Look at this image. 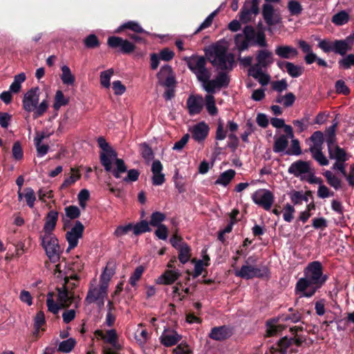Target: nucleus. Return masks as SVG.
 <instances>
[{
	"instance_id": "49530a36",
	"label": "nucleus",
	"mask_w": 354,
	"mask_h": 354,
	"mask_svg": "<svg viewBox=\"0 0 354 354\" xmlns=\"http://www.w3.org/2000/svg\"><path fill=\"white\" fill-rule=\"evenodd\" d=\"M124 28H129L136 32H145V30L142 29V28L140 26V25L138 22L133 21H130L123 24L116 30L115 32H120Z\"/></svg>"
},
{
	"instance_id": "2eb2a0df",
	"label": "nucleus",
	"mask_w": 354,
	"mask_h": 354,
	"mask_svg": "<svg viewBox=\"0 0 354 354\" xmlns=\"http://www.w3.org/2000/svg\"><path fill=\"white\" fill-rule=\"evenodd\" d=\"M250 45H255L260 47H266L267 42L266 35L263 31H256L251 26H246L243 28Z\"/></svg>"
},
{
	"instance_id": "1a4fd4ad",
	"label": "nucleus",
	"mask_w": 354,
	"mask_h": 354,
	"mask_svg": "<svg viewBox=\"0 0 354 354\" xmlns=\"http://www.w3.org/2000/svg\"><path fill=\"white\" fill-rule=\"evenodd\" d=\"M108 288L100 283L97 287L91 286L85 298V303L87 305L95 303L100 308H102L107 297Z\"/></svg>"
},
{
	"instance_id": "aec40b11",
	"label": "nucleus",
	"mask_w": 354,
	"mask_h": 354,
	"mask_svg": "<svg viewBox=\"0 0 354 354\" xmlns=\"http://www.w3.org/2000/svg\"><path fill=\"white\" fill-rule=\"evenodd\" d=\"M259 13L258 0H251L245 3L241 11L240 18L243 23L250 21L252 16H256Z\"/></svg>"
},
{
	"instance_id": "0eeeda50",
	"label": "nucleus",
	"mask_w": 354,
	"mask_h": 354,
	"mask_svg": "<svg viewBox=\"0 0 354 354\" xmlns=\"http://www.w3.org/2000/svg\"><path fill=\"white\" fill-rule=\"evenodd\" d=\"M41 245L50 261L55 263L59 259L61 253L58 240L54 234H41Z\"/></svg>"
},
{
	"instance_id": "4d7b16f0",
	"label": "nucleus",
	"mask_w": 354,
	"mask_h": 354,
	"mask_svg": "<svg viewBox=\"0 0 354 354\" xmlns=\"http://www.w3.org/2000/svg\"><path fill=\"white\" fill-rule=\"evenodd\" d=\"M291 201L297 205L301 203L303 201H308V198L302 192L292 191L288 194Z\"/></svg>"
},
{
	"instance_id": "c03bdc74",
	"label": "nucleus",
	"mask_w": 354,
	"mask_h": 354,
	"mask_svg": "<svg viewBox=\"0 0 354 354\" xmlns=\"http://www.w3.org/2000/svg\"><path fill=\"white\" fill-rule=\"evenodd\" d=\"M142 326L141 324L138 326V328L135 332V339L140 345L143 346L149 338V333Z\"/></svg>"
},
{
	"instance_id": "0e129e2a",
	"label": "nucleus",
	"mask_w": 354,
	"mask_h": 354,
	"mask_svg": "<svg viewBox=\"0 0 354 354\" xmlns=\"http://www.w3.org/2000/svg\"><path fill=\"white\" fill-rule=\"evenodd\" d=\"M295 210L293 206L286 204L283 210V218L286 222H291L293 219V214Z\"/></svg>"
},
{
	"instance_id": "412c9836",
	"label": "nucleus",
	"mask_w": 354,
	"mask_h": 354,
	"mask_svg": "<svg viewBox=\"0 0 354 354\" xmlns=\"http://www.w3.org/2000/svg\"><path fill=\"white\" fill-rule=\"evenodd\" d=\"M108 44L111 48H120L124 53H130L135 49V46L127 39L118 37H110Z\"/></svg>"
},
{
	"instance_id": "a19ab883",
	"label": "nucleus",
	"mask_w": 354,
	"mask_h": 354,
	"mask_svg": "<svg viewBox=\"0 0 354 354\" xmlns=\"http://www.w3.org/2000/svg\"><path fill=\"white\" fill-rule=\"evenodd\" d=\"M288 145V138L282 135L275 139L273 146V151L276 153L283 152L287 148Z\"/></svg>"
},
{
	"instance_id": "5701e85b",
	"label": "nucleus",
	"mask_w": 354,
	"mask_h": 354,
	"mask_svg": "<svg viewBox=\"0 0 354 354\" xmlns=\"http://www.w3.org/2000/svg\"><path fill=\"white\" fill-rule=\"evenodd\" d=\"M181 339V336L175 330L165 329L160 337V342L165 346H171L177 344Z\"/></svg>"
},
{
	"instance_id": "680f3d73",
	"label": "nucleus",
	"mask_w": 354,
	"mask_h": 354,
	"mask_svg": "<svg viewBox=\"0 0 354 354\" xmlns=\"http://www.w3.org/2000/svg\"><path fill=\"white\" fill-rule=\"evenodd\" d=\"M282 324L272 321L268 324L267 332L269 335H274L283 330Z\"/></svg>"
},
{
	"instance_id": "4be33fe9",
	"label": "nucleus",
	"mask_w": 354,
	"mask_h": 354,
	"mask_svg": "<svg viewBox=\"0 0 354 354\" xmlns=\"http://www.w3.org/2000/svg\"><path fill=\"white\" fill-rule=\"evenodd\" d=\"M204 105V100L201 95H191L187 100V106L190 115L198 114Z\"/></svg>"
},
{
	"instance_id": "72a5a7b5",
	"label": "nucleus",
	"mask_w": 354,
	"mask_h": 354,
	"mask_svg": "<svg viewBox=\"0 0 354 354\" xmlns=\"http://www.w3.org/2000/svg\"><path fill=\"white\" fill-rule=\"evenodd\" d=\"M295 101V95L292 93H288L286 95L278 94L276 96L275 102L281 104L285 107L291 106Z\"/></svg>"
},
{
	"instance_id": "13d9d810",
	"label": "nucleus",
	"mask_w": 354,
	"mask_h": 354,
	"mask_svg": "<svg viewBox=\"0 0 354 354\" xmlns=\"http://www.w3.org/2000/svg\"><path fill=\"white\" fill-rule=\"evenodd\" d=\"M334 192L330 189L323 184V183L318 186L317 195L320 198H326L329 197H333L334 196Z\"/></svg>"
},
{
	"instance_id": "6e6d98bb",
	"label": "nucleus",
	"mask_w": 354,
	"mask_h": 354,
	"mask_svg": "<svg viewBox=\"0 0 354 354\" xmlns=\"http://www.w3.org/2000/svg\"><path fill=\"white\" fill-rule=\"evenodd\" d=\"M310 118L309 116H304L301 120H293L292 124L297 129L299 132H302L307 129L310 124Z\"/></svg>"
},
{
	"instance_id": "20e7f679",
	"label": "nucleus",
	"mask_w": 354,
	"mask_h": 354,
	"mask_svg": "<svg viewBox=\"0 0 354 354\" xmlns=\"http://www.w3.org/2000/svg\"><path fill=\"white\" fill-rule=\"evenodd\" d=\"M100 160L106 171H112L116 178L127 171V167L122 159L117 158V153L111 149L100 153Z\"/></svg>"
},
{
	"instance_id": "f704fd0d",
	"label": "nucleus",
	"mask_w": 354,
	"mask_h": 354,
	"mask_svg": "<svg viewBox=\"0 0 354 354\" xmlns=\"http://www.w3.org/2000/svg\"><path fill=\"white\" fill-rule=\"evenodd\" d=\"M235 174V171L233 169H228L223 172L215 181V184L223 186L227 185L234 177Z\"/></svg>"
},
{
	"instance_id": "c756f323",
	"label": "nucleus",
	"mask_w": 354,
	"mask_h": 354,
	"mask_svg": "<svg viewBox=\"0 0 354 354\" xmlns=\"http://www.w3.org/2000/svg\"><path fill=\"white\" fill-rule=\"evenodd\" d=\"M249 74L257 80L262 86H266L270 80L269 75L263 73L257 66H252L249 69Z\"/></svg>"
},
{
	"instance_id": "a18cd8bd",
	"label": "nucleus",
	"mask_w": 354,
	"mask_h": 354,
	"mask_svg": "<svg viewBox=\"0 0 354 354\" xmlns=\"http://www.w3.org/2000/svg\"><path fill=\"white\" fill-rule=\"evenodd\" d=\"M178 250H179V261L183 264L187 263L190 259L189 247L186 243H182V245H179Z\"/></svg>"
},
{
	"instance_id": "bb28decb",
	"label": "nucleus",
	"mask_w": 354,
	"mask_h": 354,
	"mask_svg": "<svg viewBox=\"0 0 354 354\" xmlns=\"http://www.w3.org/2000/svg\"><path fill=\"white\" fill-rule=\"evenodd\" d=\"M116 270V263L114 261H109L102 274L100 275V283L109 287V281L112 277L115 274Z\"/></svg>"
},
{
	"instance_id": "e433bc0d",
	"label": "nucleus",
	"mask_w": 354,
	"mask_h": 354,
	"mask_svg": "<svg viewBox=\"0 0 354 354\" xmlns=\"http://www.w3.org/2000/svg\"><path fill=\"white\" fill-rule=\"evenodd\" d=\"M313 158L322 166H326L329 161L322 152V148L310 149Z\"/></svg>"
},
{
	"instance_id": "864d4df0",
	"label": "nucleus",
	"mask_w": 354,
	"mask_h": 354,
	"mask_svg": "<svg viewBox=\"0 0 354 354\" xmlns=\"http://www.w3.org/2000/svg\"><path fill=\"white\" fill-rule=\"evenodd\" d=\"M290 340L286 337L283 338L277 345L274 348V354H288V348L289 346Z\"/></svg>"
},
{
	"instance_id": "338daca9",
	"label": "nucleus",
	"mask_w": 354,
	"mask_h": 354,
	"mask_svg": "<svg viewBox=\"0 0 354 354\" xmlns=\"http://www.w3.org/2000/svg\"><path fill=\"white\" fill-rule=\"evenodd\" d=\"M172 74V69L170 66L165 65L161 67L159 73L157 75L159 83L165 81V79Z\"/></svg>"
},
{
	"instance_id": "7ed1b4c3",
	"label": "nucleus",
	"mask_w": 354,
	"mask_h": 354,
	"mask_svg": "<svg viewBox=\"0 0 354 354\" xmlns=\"http://www.w3.org/2000/svg\"><path fill=\"white\" fill-rule=\"evenodd\" d=\"M40 93L39 87L31 88L24 94L22 100L24 109L27 112H33L34 118L43 115L49 106L47 100H43L39 104Z\"/></svg>"
},
{
	"instance_id": "9d476101",
	"label": "nucleus",
	"mask_w": 354,
	"mask_h": 354,
	"mask_svg": "<svg viewBox=\"0 0 354 354\" xmlns=\"http://www.w3.org/2000/svg\"><path fill=\"white\" fill-rule=\"evenodd\" d=\"M253 202L266 210L270 209L274 203V195L268 189H259L252 195Z\"/></svg>"
},
{
	"instance_id": "c9c22d12",
	"label": "nucleus",
	"mask_w": 354,
	"mask_h": 354,
	"mask_svg": "<svg viewBox=\"0 0 354 354\" xmlns=\"http://www.w3.org/2000/svg\"><path fill=\"white\" fill-rule=\"evenodd\" d=\"M81 177V174L78 169L75 168L71 169V175L66 178L62 185H61L62 189H65L77 182Z\"/></svg>"
},
{
	"instance_id": "b1692460",
	"label": "nucleus",
	"mask_w": 354,
	"mask_h": 354,
	"mask_svg": "<svg viewBox=\"0 0 354 354\" xmlns=\"http://www.w3.org/2000/svg\"><path fill=\"white\" fill-rule=\"evenodd\" d=\"M162 165L160 160H154L151 165V171L153 173L152 183L153 185L158 186L164 183L165 180V174L162 173Z\"/></svg>"
},
{
	"instance_id": "052dcab7",
	"label": "nucleus",
	"mask_w": 354,
	"mask_h": 354,
	"mask_svg": "<svg viewBox=\"0 0 354 354\" xmlns=\"http://www.w3.org/2000/svg\"><path fill=\"white\" fill-rule=\"evenodd\" d=\"M165 215L160 212H155L151 216L150 225L158 227L165 219Z\"/></svg>"
},
{
	"instance_id": "c85d7f7f",
	"label": "nucleus",
	"mask_w": 354,
	"mask_h": 354,
	"mask_svg": "<svg viewBox=\"0 0 354 354\" xmlns=\"http://www.w3.org/2000/svg\"><path fill=\"white\" fill-rule=\"evenodd\" d=\"M257 66L260 68H266L273 62L272 54L268 50H261L257 55Z\"/></svg>"
},
{
	"instance_id": "4468645a",
	"label": "nucleus",
	"mask_w": 354,
	"mask_h": 354,
	"mask_svg": "<svg viewBox=\"0 0 354 354\" xmlns=\"http://www.w3.org/2000/svg\"><path fill=\"white\" fill-rule=\"evenodd\" d=\"M95 335L97 338L102 339L104 342L111 344L115 350L111 348H105L104 354H118L115 350L119 349V345L117 343V334L114 329H111L104 333L102 330H96Z\"/></svg>"
},
{
	"instance_id": "cd10ccee",
	"label": "nucleus",
	"mask_w": 354,
	"mask_h": 354,
	"mask_svg": "<svg viewBox=\"0 0 354 354\" xmlns=\"http://www.w3.org/2000/svg\"><path fill=\"white\" fill-rule=\"evenodd\" d=\"M180 275V273L178 270H166L156 279V283L163 285L172 284L179 278Z\"/></svg>"
},
{
	"instance_id": "f03ea898",
	"label": "nucleus",
	"mask_w": 354,
	"mask_h": 354,
	"mask_svg": "<svg viewBox=\"0 0 354 354\" xmlns=\"http://www.w3.org/2000/svg\"><path fill=\"white\" fill-rule=\"evenodd\" d=\"M227 46L225 41H218L205 49V55L209 62L221 70H231L234 64V57L227 53Z\"/></svg>"
},
{
	"instance_id": "dca6fc26",
	"label": "nucleus",
	"mask_w": 354,
	"mask_h": 354,
	"mask_svg": "<svg viewBox=\"0 0 354 354\" xmlns=\"http://www.w3.org/2000/svg\"><path fill=\"white\" fill-rule=\"evenodd\" d=\"M66 283V281H65ZM57 301L59 305L66 308L69 307L73 302L75 304V307L78 308L79 301H76L73 292L68 291L66 286V283L61 288H57Z\"/></svg>"
},
{
	"instance_id": "2f4dec72",
	"label": "nucleus",
	"mask_w": 354,
	"mask_h": 354,
	"mask_svg": "<svg viewBox=\"0 0 354 354\" xmlns=\"http://www.w3.org/2000/svg\"><path fill=\"white\" fill-rule=\"evenodd\" d=\"M61 71L62 74L60 75V78L62 83L64 85L73 86L75 83V77L72 73L70 68L66 65H64L61 67Z\"/></svg>"
},
{
	"instance_id": "39448f33",
	"label": "nucleus",
	"mask_w": 354,
	"mask_h": 354,
	"mask_svg": "<svg viewBox=\"0 0 354 354\" xmlns=\"http://www.w3.org/2000/svg\"><path fill=\"white\" fill-rule=\"evenodd\" d=\"M183 59L199 82L206 81L211 77V72L206 67L207 60L204 57L192 55L185 57Z\"/></svg>"
},
{
	"instance_id": "58836bf2",
	"label": "nucleus",
	"mask_w": 354,
	"mask_h": 354,
	"mask_svg": "<svg viewBox=\"0 0 354 354\" xmlns=\"http://www.w3.org/2000/svg\"><path fill=\"white\" fill-rule=\"evenodd\" d=\"M68 98L64 96L63 92L60 90H57L55 95L53 109L57 111L62 106H66L68 103Z\"/></svg>"
},
{
	"instance_id": "423d86ee",
	"label": "nucleus",
	"mask_w": 354,
	"mask_h": 354,
	"mask_svg": "<svg viewBox=\"0 0 354 354\" xmlns=\"http://www.w3.org/2000/svg\"><path fill=\"white\" fill-rule=\"evenodd\" d=\"M254 262L253 257H248L240 270H235V275L245 279L267 276L268 269L266 267L259 268L254 266Z\"/></svg>"
},
{
	"instance_id": "f3484780",
	"label": "nucleus",
	"mask_w": 354,
	"mask_h": 354,
	"mask_svg": "<svg viewBox=\"0 0 354 354\" xmlns=\"http://www.w3.org/2000/svg\"><path fill=\"white\" fill-rule=\"evenodd\" d=\"M192 138L198 143H203L207 137L209 127L205 122H200L189 129Z\"/></svg>"
},
{
	"instance_id": "f257e3e1",
	"label": "nucleus",
	"mask_w": 354,
	"mask_h": 354,
	"mask_svg": "<svg viewBox=\"0 0 354 354\" xmlns=\"http://www.w3.org/2000/svg\"><path fill=\"white\" fill-rule=\"evenodd\" d=\"M327 277L323 274L322 266L319 261L308 264L304 270V277L298 280L295 292L300 297H310L326 282Z\"/></svg>"
},
{
	"instance_id": "37998d69",
	"label": "nucleus",
	"mask_w": 354,
	"mask_h": 354,
	"mask_svg": "<svg viewBox=\"0 0 354 354\" xmlns=\"http://www.w3.org/2000/svg\"><path fill=\"white\" fill-rule=\"evenodd\" d=\"M286 69L287 73L292 77H299L304 72V68L302 66L296 65L292 62H286Z\"/></svg>"
},
{
	"instance_id": "9b49d317",
	"label": "nucleus",
	"mask_w": 354,
	"mask_h": 354,
	"mask_svg": "<svg viewBox=\"0 0 354 354\" xmlns=\"http://www.w3.org/2000/svg\"><path fill=\"white\" fill-rule=\"evenodd\" d=\"M262 15L268 26V31L272 32V26L281 23V14L270 3H265L262 8Z\"/></svg>"
},
{
	"instance_id": "ddd939ff",
	"label": "nucleus",
	"mask_w": 354,
	"mask_h": 354,
	"mask_svg": "<svg viewBox=\"0 0 354 354\" xmlns=\"http://www.w3.org/2000/svg\"><path fill=\"white\" fill-rule=\"evenodd\" d=\"M84 230V225L79 221H77L74 225L66 233V239L68 243V250L75 248L82 237Z\"/></svg>"
},
{
	"instance_id": "4c0bfd02",
	"label": "nucleus",
	"mask_w": 354,
	"mask_h": 354,
	"mask_svg": "<svg viewBox=\"0 0 354 354\" xmlns=\"http://www.w3.org/2000/svg\"><path fill=\"white\" fill-rule=\"evenodd\" d=\"M235 46L239 51H243L248 48V43L246 35L243 31L241 34H237L234 38Z\"/></svg>"
},
{
	"instance_id": "393cba45",
	"label": "nucleus",
	"mask_w": 354,
	"mask_h": 354,
	"mask_svg": "<svg viewBox=\"0 0 354 354\" xmlns=\"http://www.w3.org/2000/svg\"><path fill=\"white\" fill-rule=\"evenodd\" d=\"M274 53L279 57L285 59H291L298 55L297 50L295 48L288 45L277 46L274 49Z\"/></svg>"
},
{
	"instance_id": "473e14b6",
	"label": "nucleus",
	"mask_w": 354,
	"mask_h": 354,
	"mask_svg": "<svg viewBox=\"0 0 354 354\" xmlns=\"http://www.w3.org/2000/svg\"><path fill=\"white\" fill-rule=\"evenodd\" d=\"M324 176L326 179L327 183L335 190H338L342 187L341 179L331 171L326 170L324 171Z\"/></svg>"
},
{
	"instance_id": "bf43d9fd",
	"label": "nucleus",
	"mask_w": 354,
	"mask_h": 354,
	"mask_svg": "<svg viewBox=\"0 0 354 354\" xmlns=\"http://www.w3.org/2000/svg\"><path fill=\"white\" fill-rule=\"evenodd\" d=\"M24 198L26 201L27 205L32 208L34 207L35 202L36 201V196L34 190L30 188H26L24 190Z\"/></svg>"
},
{
	"instance_id": "774afa93",
	"label": "nucleus",
	"mask_w": 354,
	"mask_h": 354,
	"mask_svg": "<svg viewBox=\"0 0 354 354\" xmlns=\"http://www.w3.org/2000/svg\"><path fill=\"white\" fill-rule=\"evenodd\" d=\"M66 216L71 219H75L80 216V211L77 206L71 205L65 207Z\"/></svg>"
},
{
	"instance_id": "69168bd1",
	"label": "nucleus",
	"mask_w": 354,
	"mask_h": 354,
	"mask_svg": "<svg viewBox=\"0 0 354 354\" xmlns=\"http://www.w3.org/2000/svg\"><path fill=\"white\" fill-rule=\"evenodd\" d=\"M288 8L292 15H298L302 10L301 4L294 0H291L288 2Z\"/></svg>"
},
{
	"instance_id": "8fccbe9b",
	"label": "nucleus",
	"mask_w": 354,
	"mask_h": 354,
	"mask_svg": "<svg viewBox=\"0 0 354 354\" xmlns=\"http://www.w3.org/2000/svg\"><path fill=\"white\" fill-rule=\"evenodd\" d=\"M113 70L112 68L104 71L100 73V84L101 85L106 88H109L111 86V78L113 75Z\"/></svg>"
},
{
	"instance_id": "09e8293b",
	"label": "nucleus",
	"mask_w": 354,
	"mask_h": 354,
	"mask_svg": "<svg viewBox=\"0 0 354 354\" xmlns=\"http://www.w3.org/2000/svg\"><path fill=\"white\" fill-rule=\"evenodd\" d=\"M310 140L313 142L310 149H319L322 148L324 143V134L322 132L317 131L313 133L310 136Z\"/></svg>"
},
{
	"instance_id": "5fc2aeb1",
	"label": "nucleus",
	"mask_w": 354,
	"mask_h": 354,
	"mask_svg": "<svg viewBox=\"0 0 354 354\" xmlns=\"http://www.w3.org/2000/svg\"><path fill=\"white\" fill-rule=\"evenodd\" d=\"M150 231L151 228L149 226V223L146 221H142L133 225V232L135 235H138Z\"/></svg>"
},
{
	"instance_id": "7c9ffc66",
	"label": "nucleus",
	"mask_w": 354,
	"mask_h": 354,
	"mask_svg": "<svg viewBox=\"0 0 354 354\" xmlns=\"http://www.w3.org/2000/svg\"><path fill=\"white\" fill-rule=\"evenodd\" d=\"M231 335L230 329L223 326L214 328L209 334V337L213 339L221 341L230 337Z\"/></svg>"
},
{
	"instance_id": "f8f14e48",
	"label": "nucleus",
	"mask_w": 354,
	"mask_h": 354,
	"mask_svg": "<svg viewBox=\"0 0 354 354\" xmlns=\"http://www.w3.org/2000/svg\"><path fill=\"white\" fill-rule=\"evenodd\" d=\"M203 89L209 93H213L216 89L226 86L229 84L228 76L224 73H220L214 79L210 80L208 78L206 81H201Z\"/></svg>"
},
{
	"instance_id": "6ab92c4d",
	"label": "nucleus",
	"mask_w": 354,
	"mask_h": 354,
	"mask_svg": "<svg viewBox=\"0 0 354 354\" xmlns=\"http://www.w3.org/2000/svg\"><path fill=\"white\" fill-rule=\"evenodd\" d=\"M310 170V163L308 162L298 160L291 164L288 168V172L296 177L304 180Z\"/></svg>"
},
{
	"instance_id": "603ef678",
	"label": "nucleus",
	"mask_w": 354,
	"mask_h": 354,
	"mask_svg": "<svg viewBox=\"0 0 354 354\" xmlns=\"http://www.w3.org/2000/svg\"><path fill=\"white\" fill-rule=\"evenodd\" d=\"M206 109L211 115H214L217 113V108L215 105L214 97L212 94H208L205 97Z\"/></svg>"
},
{
	"instance_id": "ea45409f",
	"label": "nucleus",
	"mask_w": 354,
	"mask_h": 354,
	"mask_svg": "<svg viewBox=\"0 0 354 354\" xmlns=\"http://www.w3.org/2000/svg\"><path fill=\"white\" fill-rule=\"evenodd\" d=\"M26 80V75L24 73H21L14 77V81L10 84L9 90L12 93H17L19 92L21 88V84Z\"/></svg>"
},
{
	"instance_id": "a211bd4d",
	"label": "nucleus",
	"mask_w": 354,
	"mask_h": 354,
	"mask_svg": "<svg viewBox=\"0 0 354 354\" xmlns=\"http://www.w3.org/2000/svg\"><path fill=\"white\" fill-rule=\"evenodd\" d=\"M354 44V32L346 37L344 39L333 41V52L336 54L344 55L351 50Z\"/></svg>"
},
{
	"instance_id": "de8ad7c7",
	"label": "nucleus",
	"mask_w": 354,
	"mask_h": 354,
	"mask_svg": "<svg viewBox=\"0 0 354 354\" xmlns=\"http://www.w3.org/2000/svg\"><path fill=\"white\" fill-rule=\"evenodd\" d=\"M76 341L73 338H68L61 342L58 346V351L63 353H69L75 347Z\"/></svg>"
},
{
	"instance_id": "e2e57ef3",
	"label": "nucleus",
	"mask_w": 354,
	"mask_h": 354,
	"mask_svg": "<svg viewBox=\"0 0 354 354\" xmlns=\"http://www.w3.org/2000/svg\"><path fill=\"white\" fill-rule=\"evenodd\" d=\"M339 67L344 69H348L351 66H354V54H349L340 59L338 62Z\"/></svg>"
},
{
	"instance_id": "a878e982",
	"label": "nucleus",
	"mask_w": 354,
	"mask_h": 354,
	"mask_svg": "<svg viewBox=\"0 0 354 354\" xmlns=\"http://www.w3.org/2000/svg\"><path fill=\"white\" fill-rule=\"evenodd\" d=\"M58 220V212L56 211H50L45 220L43 230L41 234H54L53 231L55 228Z\"/></svg>"
},
{
	"instance_id": "79ce46f5",
	"label": "nucleus",
	"mask_w": 354,
	"mask_h": 354,
	"mask_svg": "<svg viewBox=\"0 0 354 354\" xmlns=\"http://www.w3.org/2000/svg\"><path fill=\"white\" fill-rule=\"evenodd\" d=\"M54 295L53 292H48L47 294L46 305L48 311L53 314H57L61 308H63L59 302H55L53 297Z\"/></svg>"
},
{
	"instance_id": "3c124183",
	"label": "nucleus",
	"mask_w": 354,
	"mask_h": 354,
	"mask_svg": "<svg viewBox=\"0 0 354 354\" xmlns=\"http://www.w3.org/2000/svg\"><path fill=\"white\" fill-rule=\"evenodd\" d=\"M348 15L345 11H340L335 14L332 18V22L336 26H342L348 22Z\"/></svg>"
},
{
	"instance_id": "6e6552de",
	"label": "nucleus",
	"mask_w": 354,
	"mask_h": 354,
	"mask_svg": "<svg viewBox=\"0 0 354 354\" xmlns=\"http://www.w3.org/2000/svg\"><path fill=\"white\" fill-rule=\"evenodd\" d=\"M329 158L335 162L332 166V169L339 171L342 174H346V162L349 159L348 154L338 145L328 149Z\"/></svg>"
}]
</instances>
